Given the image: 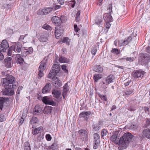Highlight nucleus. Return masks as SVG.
<instances>
[{
  "label": "nucleus",
  "instance_id": "obj_1",
  "mask_svg": "<svg viewBox=\"0 0 150 150\" xmlns=\"http://www.w3.org/2000/svg\"><path fill=\"white\" fill-rule=\"evenodd\" d=\"M133 137V136L130 133L127 132L124 134L120 139L119 149L123 150L126 149L129 143L131 141Z\"/></svg>",
  "mask_w": 150,
  "mask_h": 150
},
{
  "label": "nucleus",
  "instance_id": "obj_2",
  "mask_svg": "<svg viewBox=\"0 0 150 150\" xmlns=\"http://www.w3.org/2000/svg\"><path fill=\"white\" fill-rule=\"evenodd\" d=\"M15 78L12 75L7 74L5 78H3L2 82L3 86L4 87H12L13 88L16 86L14 85L15 82Z\"/></svg>",
  "mask_w": 150,
  "mask_h": 150
},
{
  "label": "nucleus",
  "instance_id": "obj_3",
  "mask_svg": "<svg viewBox=\"0 0 150 150\" xmlns=\"http://www.w3.org/2000/svg\"><path fill=\"white\" fill-rule=\"evenodd\" d=\"M112 5L110 4L109 5L108 10H109V13H106L103 16V18L104 20L108 22H111L112 21V18L110 15L112 12Z\"/></svg>",
  "mask_w": 150,
  "mask_h": 150
},
{
  "label": "nucleus",
  "instance_id": "obj_4",
  "mask_svg": "<svg viewBox=\"0 0 150 150\" xmlns=\"http://www.w3.org/2000/svg\"><path fill=\"white\" fill-rule=\"evenodd\" d=\"M5 87V89L2 91L3 95L11 96L14 94V89L15 87L13 88L12 87V86L11 87L10 86Z\"/></svg>",
  "mask_w": 150,
  "mask_h": 150
},
{
  "label": "nucleus",
  "instance_id": "obj_5",
  "mask_svg": "<svg viewBox=\"0 0 150 150\" xmlns=\"http://www.w3.org/2000/svg\"><path fill=\"white\" fill-rule=\"evenodd\" d=\"M22 47V44L19 42L16 43L15 45L11 46L10 48L16 52L19 53L21 52Z\"/></svg>",
  "mask_w": 150,
  "mask_h": 150
},
{
  "label": "nucleus",
  "instance_id": "obj_6",
  "mask_svg": "<svg viewBox=\"0 0 150 150\" xmlns=\"http://www.w3.org/2000/svg\"><path fill=\"white\" fill-rule=\"evenodd\" d=\"M9 47V45L6 40L2 41L1 44H0V52H5L6 50Z\"/></svg>",
  "mask_w": 150,
  "mask_h": 150
},
{
  "label": "nucleus",
  "instance_id": "obj_7",
  "mask_svg": "<svg viewBox=\"0 0 150 150\" xmlns=\"http://www.w3.org/2000/svg\"><path fill=\"white\" fill-rule=\"evenodd\" d=\"M43 102L46 104H49L52 106H55L56 103L53 101L52 99L47 96L44 97L42 99Z\"/></svg>",
  "mask_w": 150,
  "mask_h": 150
},
{
  "label": "nucleus",
  "instance_id": "obj_8",
  "mask_svg": "<svg viewBox=\"0 0 150 150\" xmlns=\"http://www.w3.org/2000/svg\"><path fill=\"white\" fill-rule=\"evenodd\" d=\"M132 39L131 37L129 36L124 40H120L118 41V45L120 46L125 45L131 41Z\"/></svg>",
  "mask_w": 150,
  "mask_h": 150
},
{
  "label": "nucleus",
  "instance_id": "obj_9",
  "mask_svg": "<svg viewBox=\"0 0 150 150\" xmlns=\"http://www.w3.org/2000/svg\"><path fill=\"white\" fill-rule=\"evenodd\" d=\"M51 20L52 23L57 26H60L62 23L61 18L58 16H54L52 18Z\"/></svg>",
  "mask_w": 150,
  "mask_h": 150
},
{
  "label": "nucleus",
  "instance_id": "obj_10",
  "mask_svg": "<svg viewBox=\"0 0 150 150\" xmlns=\"http://www.w3.org/2000/svg\"><path fill=\"white\" fill-rule=\"evenodd\" d=\"M145 74V72L144 71H136L133 72L132 73V75L133 77L135 78H141L143 77L144 74Z\"/></svg>",
  "mask_w": 150,
  "mask_h": 150
},
{
  "label": "nucleus",
  "instance_id": "obj_11",
  "mask_svg": "<svg viewBox=\"0 0 150 150\" xmlns=\"http://www.w3.org/2000/svg\"><path fill=\"white\" fill-rule=\"evenodd\" d=\"M114 77L112 75H109L103 81V83L105 84L106 85H108L110 83L113 82Z\"/></svg>",
  "mask_w": 150,
  "mask_h": 150
},
{
  "label": "nucleus",
  "instance_id": "obj_12",
  "mask_svg": "<svg viewBox=\"0 0 150 150\" xmlns=\"http://www.w3.org/2000/svg\"><path fill=\"white\" fill-rule=\"evenodd\" d=\"M52 82L54 86L56 87H60L62 85L61 81L56 77H54L52 78Z\"/></svg>",
  "mask_w": 150,
  "mask_h": 150
},
{
  "label": "nucleus",
  "instance_id": "obj_13",
  "mask_svg": "<svg viewBox=\"0 0 150 150\" xmlns=\"http://www.w3.org/2000/svg\"><path fill=\"white\" fill-rule=\"evenodd\" d=\"M51 88V84L50 83H47L42 89V92L43 93H47L50 91Z\"/></svg>",
  "mask_w": 150,
  "mask_h": 150
},
{
  "label": "nucleus",
  "instance_id": "obj_14",
  "mask_svg": "<svg viewBox=\"0 0 150 150\" xmlns=\"http://www.w3.org/2000/svg\"><path fill=\"white\" fill-rule=\"evenodd\" d=\"M140 57H142V60L146 62L150 61V55L145 53H141Z\"/></svg>",
  "mask_w": 150,
  "mask_h": 150
},
{
  "label": "nucleus",
  "instance_id": "obj_15",
  "mask_svg": "<svg viewBox=\"0 0 150 150\" xmlns=\"http://www.w3.org/2000/svg\"><path fill=\"white\" fill-rule=\"evenodd\" d=\"M119 138L117 134L112 135L110 138V140L116 144H118L119 146Z\"/></svg>",
  "mask_w": 150,
  "mask_h": 150
},
{
  "label": "nucleus",
  "instance_id": "obj_16",
  "mask_svg": "<svg viewBox=\"0 0 150 150\" xmlns=\"http://www.w3.org/2000/svg\"><path fill=\"white\" fill-rule=\"evenodd\" d=\"M33 51V49L31 47L29 48L28 49H25L21 52L22 56L26 57L29 54L32 53Z\"/></svg>",
  "mask_w": 150,
  "mask_h": 150
},
{
  "label": "nucleus",
  "instance_id": "obj_17",
  "mask_svg": "<svg viewBox=\"0 0 150 150\" xmlns=\"http://www.w3.org/2000/svg\"><path fill=\"white\" fill-rule=\"evenodd\" d=\"M30 124L33 128L38 126V121L36 117H33L30 122Z\"/></svg>",
  "mask_w": 150,
  "mask_h": 150
},
{
  "label": "nucleus",
  "instance_id": "obj_18",
  "mask_svg": "<svg viewBox=\"0 0 150 150\" xmlns=\"http://www.w3.org/2000/svg\"><path fill=\"white\" fill-rule=\"evenodd\" d=\"M52 93L53 96L58 100L61 95L60 91L58 89H54L52 91Z\"/></svg>",
  "mask_w": 150,
  "mask_h": 150
},
{
  "label": "nucleus",
  "instance_id": "obj_19",
  "mask_svg": "<svg viewBox=\"0 0 150 150\" xmlns=\"http://www.w3.org/2000/svg\"><path fill=\"white\" fill-rule=\"evenodd\" d=\"M12 58L7 57L4 60L5 65L6 67L9 68L11 67Z\"/></svg>",
  "mask_w": 150,
  "mask_h": 150
},
{
  "label": "nucleus",
  "instance_id": "obj_20",
  "mask_svg": "<svg viewBox=\"0 0 150 150\" xmlns=\"http://www.w3.org/2000/svg\"><path fill=\"white\" fill-rule=\"evenodd\" d=\"M142 136L143 138L146 137L150 139V131L149 129H147L143 130L142 133Z\"/></svg>",
  "mask_w": 150,
  "mask_h": 150
},
{
  "label": "nucleus",
  "instance_id": "obj_21",
  "mask_svg": "<svg viewBox=\"0 0 150 150\" xmlns=\"http://www.w3.org/2000/svg\"><path fill=\"white\" fill-rule=\"evenodd\" d=\"M15 59L16 63L19 64H23L24 61L23 59L21 57V54H16Z\"/></svg>",
  "mask_w": 150,
  "mask_h": 150
},
{
  "label": "nucleus",
  "instance_id": "obj_22",
  "mask_svg": "<svg viewBox=\"0 0 150 150\" xmlns=\"http://www.w3.org/2000/svg\"><path fill=\"white\" fill-rule=\"evenodd\" d=\"M43 129L42 126H40L38 128H36L33 129L32 132L34 135H36L38 134L41 133Z\"/></svg>",
  "mask_w": 150,
  "mask_h": 150
},
{
  "label": "nucleus",
  "instance_id": "obj_23",
  "mask_svg": "<svg viewBox=\"0 0 150 150\" xmlns=\"http://www.w3.org/2000/svg\"><path fill=\"white\" fill-rule=\"evenodd\" d=\"M47 35L46 33L44 34V35H41L38 38L39 41L41 42H46L47 40Z\"/></svg>",
  "mask_w": 150,
  "mask_h": 150
},
{
  "label": "nucleus",
  "instance_id": "obj_24",
  "mask_svg": "<svg viewBox=\"0 0 150 150\" xmlns=\"http://www.w3.org/2000/svg\"><path fill=\"white\" fill-rule=\"evenodd\" d=\"M69 90V86L67 83H66L63 86V90L62 93V96L64 98H65V97L67 94V92Z\"/></svg>",
  "mask_w": 150,
  "mask_h": 150
},
{
  "label": "nucleus",
  "instance_id": "obj_25",
  "mask_svg": "<svg viewBox=\"0 0 150 150\" xmlns=\"http://www.w3.org/2000/svg\"><path fill=\"white\" fill-rule=\"evenodd\" d=\"M46 62L45 61H42L40 63L38 70L44 71L46 68Z\"/></svg>",
  "mask_w": 150,
  "mask_h": 150
},
{
  "label": "nucleus",
  "instance_id": "obj_26",
  "mask_svg": "<svg viewBox=\"0 0 150 150\" xmlns=\"http://www.w3.org/2000/svg\"><path fill=\"white\" fill-rule=\"evenodd\" d=\"M79 134L81 136L84 137V138L86 139L88 137V132L86 130L81 129L79 131Z\"/></svg>",
  "mask_w": 150,
  "mask_h": 150
},
{
  "label": "nucleus",
  "instance_id": "obj_27",
  "mask_svg": "<svg viewBox=\"0 0 150 150\" xmlns=\"http://www.w3.org/2000/svg\"><path fill=\"white\" fill-rule=\"evenodd\" d=\"M58 28H55V33L57 38L59 39L60 38L62 35L63 33H61L58 30Z\"/></svg>",
  "mask_w": 150,
  "mask_h": 150
},
{
  "label": "nucleus",
  "instance_id": "obj_28",
  "mask_svg": "<svg viewBox=\"0 0 150 150\" xmlns=\"http://www.w3.org/2000/svg\"><path fill=\"white\" fill-rule=\"evenodd\" d=\"M42 111L40 105H36L34 109L33 113L34 114H36L38 113H39Z\"/></svg>",
  "mask_w": 150,
  "mask_h": 150
},
{
  "label": "nucleus",
  "instance_id": "obj_29",
  "mask_svg": "<svg viewBox=\"0 0 150 150\" xmlns=\"http://www.w3.org/2000/svg\"><path fill=\"white\" fill-rule=\"evenodd\" d=\"M59 61L61 63H68L69 62V60L65 57L61 56L59 57Z\"/></svg>",
  "mask_w": 150,
  "mask_h": 150
},
{
  "label": "nucleus",
  "instance_id": "obj_30",
  "mask_svg": "<svg viewBox=\"0 0 150 150\" xmlns=\"http://www.w3.org/2000/svg\"><path fill=\"white\" fill-rule=\"evenodd\" d=\"M102 78V75L101 74H95L93 76V80L95 82H98Z\"/></svg>",
  "mask_w": 150,
  "mask_h": 150
},
{
  "label": "nucleus",
  "instance_id": "obj_31",
  "mask_svg": "<svg viewBox=\"0 0 150 150\" xmlns=\"http://www.w3.org/2000/svg\"><path fill=\"white\" fill-rule=\"evenodd\" d=\"M93 70L96 72H101L103 71V69L100 65H96L94 67Z\"/></svg>",
  "mask_w": 150,
  "mask_h": 150
},
{
  "label": "nucleus",
  "instance_id": "obj_32",
  "mask_svg": "<svg viewBox=\"0 0 150 150\" xmlns=\"http://www.w3.org/2000/svg\"><path fill=\"white\" fill-rule=\"evenodd\" d=\"M28 35L27 34H25V35H21L20 36V38L19 39V40L22 41L24 43H26L29 41V40H26V36Z\"/></svg>",
  "mask_w": 150,
  "mask_h": 150
},
{
  "label": "nucleus",
  "instance_id": "obj_33",
  "mask_svg": "<svg viewBox=\"0 0 150 150\" xmlns=\"http://www.w3.org/2000/svg\"><path fill=\"white\" fill-rule=\"evenodd\" d=\"M94 142L100 143V136L97 133H95L93 135Z\"/></svg>",
  "mask_w": 150,
  "mask_h": 150
},
{
  "label": "nucleus",
  "instance_id": "obj_34",
  "mask_svg": "<svg viewBox=\"0 0 150 150\" xmlns=\"http://www.w3.org/2000/svg\"><path fill=\"white\" fill-rule=\"evenodd\" d=\"M43 8L45 15L49 13L53 10V8L52 7L44 8Z\"/></svg>",
  "mask_w": 150,
  "mask_h": 150
},
{
  "label": "nucleus",
  "instance_id": "obj_35",
  "mask_svg": "<svg viewBox=\"0 0 150 150\" xmlns=\"http://www.w3.org/2000/svg\"><path fill=\"white\" fill-rule=\"evenodd\" d=\"M90 112H89L88 111H83L82 113L79 115V117H85L86 116L89 115L90 114Z\"/></svg>",
  "mask_w": 150,
  "mask_h": 150
},
{
  "label": "nucleus",
  "instance_id": "obj_36",
  "mask_svg": "<svg viewBox=\"0 0 150 150\" xmlns=\"http://www.w3.org/2000/svg\"><path fill=\"white\" fill-rule=\"evenodd\" d=\"M6 100L5 98H0V109L2 110L3 106V104Z\"/></svg>",
  "mask_w": 150,
  "mask_h": 150
},
{
  "label": "nucleus",
  "instance_id": "obj_37",
  "mask_svg": "<svg viewBox=\"0 0 150 150\" xmlns=\"http://www.w3.org/2000/svg\"><path fill=\"white\" fill-rule=\"evenodd\" d=\"M134 93V89H132L131 90H127L125 92V96L126 97H128L129 95Z\"/></svg>",
  "mask_w": 150,
  "mask_h": 150
},
{
  "label": "nucleus",
  "instance_id": "obj_38",
  "mask_svg": "<svg viewBox=\"0 0 150 150\" xmlns=\"http://www.w3.org/2000/svg\"><path fill=\"white\" fill-rule=\"evenodd\" d=\"M112 52L116 54H118L120 53V50L116 48H113L111 51Z\"/></svg>",
  "mask_w": 150,
  "mask_h": 150
},
{
  "label": "nucleus",
  "instance_id": "obj_39",
  "mask_svg": "<svg viewBox=\"0 0 150 150\" xmlns=\"http://www.w3.org/2000/svg\"><path fill=\"white\" fill-rule=\"evenodd\" d=\"M6 119V116L4 114L0 115V122H3L5 121Z\"/></svg>",
  "mask_w": 150,
  "mask_h": 150
},
{
  "label": "nucleus",
  "instance_id": "obj_40",
  "mask_svg": "<svg viewBox=\"0 0 150 150\" xmlns=\"http://www.w3.org/2000/svg\"><path fill=\"white\" fill-rule=\"evenodd\" d=\"M38 14L41 15H45V11H44V8L40 9L38 11Z\"/></svg>",
  "mask_w": 150,
  "mask_h": 150
},
{
  "label": "nucleus",
  "instance_id": "obj_41",
  "mask_svg": "<svg viewBox=\"0 0 150 150\" xmlns=\"http://www.w3.org/2000/svg\"><path fill=\"white\" fill-rule=\"evenodd\" d=\"M25 145H25L24 147V150H31L30 147V145L29 144L28 142L25 143Z\"/></svg>",
  "mask_w": 150,
  "mask_h": 150
},
{
  "label": "nucleus",
  "instance_id": "obj_42",
  "mask_svg": "<svg viewBox=\"0 0 150 150\" xmlns=\"http://www.w3.org/2000/svg\"><path fill=\"white\" fill-rule=\"evenodd\" d=\"M98 96L102 100H104L105 101H106L107 100V98L105 96L102 95L100 94H98Z\"/></svg>",
  "mask_w": 150,
  "mask_h": 150
},
{
  "label": "nucleus",
  "instance_id": "obj_43",
  "mask_svg": "<svg viewBox=\"0 0 150 150\" xmlns=\"http://www.w3.org/2000/svg\"><path fill=\"white\" fill-rule=\"evenodd\" d=\"M38 75L39 76L38 78L40 79L44 75V73L43 71H41L40 70H38Z\"/></svg>",
  "mask_w": 150,
  "mask_h": 150
},
{
  "label": "nucleus",
  "instance_id": "obj_44",
  "mask_svg": "<svg viewBox=\"0 0 150 150\" xmlns=\"http://www.w3.org/2000/svg\"><path fill=\"white\" fill-rule=\"evenodd\" d=\"M61 7L60 5H57L56 4H54L53 6V7H52L53 8V10H56L59 8Z\"/></svg>",
  "mask_w": 150,
  "mask_h": 150
},
{
  "label": "nucleus",
  "instance_id": "obj_45",
  "mask_svg": "<svg viewBox=\"0 0 150 150\" xmlns=\"http://www.w3.org/2000/svg\"><path fill=\"white\" fill-rule=\"evenodd\" d=\"M97 50V47L95 46L94 47L91 51L92 54L93 55H95L96 53Z\"/></svg>",
  "mask_w": 150,
  "mask_h": 150
},
{
  "label": "nucleus",
  "instance_id": "obj_46",
  "mask_svg": "<svg viewBox=\"0 0 150 150\" xmlns=\"http://www.w3.org/2000/svg\"><path fill=\"white\" fill-rule=\"evenodd\" d=\"M58 70H56L53 68L50 71H52V72H51V73H52V74H53V75L55 76L59 72L58 71Z\"/></svg>",
  "mask_w": 150,
  "mask_h": 150
},
{
  "label": "nucleus",
  "instance_id": "obj_47",
  "mask_svg": "<svg viewBox=\"0 0 150 150\" xmlns=\"http://www.w3.org/2000/svg\"><path fill=\"white\" fill-rule=\"evenodd\" d=\"M43 28L47 30H49L51 29V27L49 25L47 24L44 25Z\"/></svg>",
  "mask_w": 150,
  "mask_h": 150
},
{
  "label": "nucleus",
  "instance_id": "obj_48",
  "mask_svg": "<svg viewBox=\"0 0 150 150\" xmlns=\"http://www.w3.org/2000/svg\"><path fill=\"white\" fill-rule=\"evenodd\" d=\"M62 42L63 43H66L69 45V38L67 37H65L63 38L62 40Z\"/></svg>",
  "mask_w": 150,
  "mask_h": 150
},
{
  "label": "nucleus",
  "instance_id": "obj_49",
  "mask_svg": "<svg viewBox=\"0 0 150 150\" xmlns=\"http://www.w3.org/2000/svg\"><path fill=\"white\" fill-rule=\"evenodd\" d=\"M52 68L56 70H58L59 71V65L57 64H53L52 66Z\"/></svg>",
  "mask_w": 150,
  "mask_h": 150
},
{
  "label": "nucleus",
  "instance_id": "obj_50",
  "mask_svg": "<svg viewBox=\"0 0 150 150\" xmlns=\"http://www.w3.org/2000/svg\"><path fill=\"white\" fill-rule=\"evenodd\" d=\"M107 133V132L106 129H103L101 132L102 136L103 137V136L106 135Z\"/></svg>",
  "mask_w": 150,
  "mask_h": 150
},
{
  "label": "nucleus",
  "instance_id": "obj_51",
  "mask_svg": "<svg viewBox=\"0 0 150 150\" xmlns=\"http://www.w3.org/2000/svg\"><path fill=\"white\" fill-rule=\"evenodd\" d=\"M55 28H58L59 29L58 30L59 31H60V32L61 33H63L64 31V29H63V27L62 26H57V27H56Z\"/></svg>",
  "mask_w": 150,
  "mask_h": 150
},
{
  "label": "nucleus",
  "instance_id": "obj_52",
  "mask_svg": "<svg viewBox=\"0 0 150 150\" xmlns=\"http://www.w3.org/2000/svg\"><path fill=\"white\" fill-rule=\"evenodd\" d=\"M69 4L71 5V7L73 8L76 4V1L75 0L72 1L70 2Z\"/></svg>",
  "mask_w": 150,
  "mask_h": 150
},
{
  "label": "nucleus",
  "instance_id": "obj_53",
  "mask_svg": "<svg viewBox=\"0 0 150 150\" xmlns=\"http://www.w3.org/2000/svg\"><path fill=\"white\" fill-rule=\"evenodd\" d=\"M12 51H13L12 50H11L10 48L8 50V53H7V54L8 56H13V54H12Z\"/></svg>",
  "mask_w": 150,
  "mask_h": 150
},
{
  "label": "nucleus",
  "instance_id": "obj_54",
  "mask_svg": "<svg viewBox=\"0 0 150 150\" xmlns=\"http://www.w3.org/2000/svg\"><path fill=\"white\" fill-rule=\"evenodd\" d=\"M99 143H98L96 142H94L93 144V148L94 149H96L98 148V146L99 145Z\"/></svg>",
  "mask_w": 150,
  "mask_h": 150
},
{
  "label": "nucleus",
  "instance_id": "obj_55",
  "mask_svg": "<svg viewBox=\"0 0 150 150\" xmlns=\"http://www.w3.org/2000/svg\"><path fill=\"white\" fill-rule=\"evenodd\" d=\"M46 137L47 140L48 141H50L52 139L51 136L49 134H47L46 136Z\"/></svg>",
  "mask_w": 150,
  "mask_h": 150
},
{
  "label": "nucleus",
  "instance_id": "obj_56",
  "mask_svg": "<svg viewBox=\"0 0 150 150\" xmlns=\"http://www.w3.org/2000/svg\"><path fill=\"white\" fill-rule=\"evenodd\" d=\"M110 22L106 21L105 27L107 28H110L111 26V24L109 23Z\"/></svg>",
  "mask_w": 150,
  "mask_h": 150
},
{
  "label": "nucleus",
  "instance_id": "obj_57",
  "mask_svg": "<svg viewBox=\"0 0 150 150\" xmlns=\"http://www.w3.org/2000/svg\"><path fill=\"white\" fill-rule=\"evenodd\" d=\"M23 88V87L22 86H19L17 90V93L18 94H19L20 93V91L22 90Z\"/></svg>",
  "mask_w": 150,
  "mask_h": 150
},
{
  "label": "nucleus",
  "instance_id": "obj_58",
  "mask_svg": "<svg viewBox=\"0 0 150 150\" xmlns=\"http://www.w3.org/2000/svg\"><path fill=\"white\" fill-rule=\"evenodd\" d=\"M74 30L76 32H77L79 30V28L77 27V25H74Z\"/></svg>",
  "mask_w": 150,
  "mask_h": 150
},
{
  "label": "nucleus",
  "instance_id": "obj_59",
  "mask_svg": "<svg viewBox=\"0 0 150 150\" xmlns=\"http://www.w3.org/2000/svg\"><path fill=\"white\" fill-rule=\"evenodd\" d=\"M62 69L65 72H67L68 70L66 69V66L65 65H63L62 66Z\"/></svg>",
  "mask_w": 150,
  "mask_h": 150
},
{
  "label": "nucleus",
  "instance_id": "obj_60",
  "mask_svg": "<svg viewBox=\"0 0 150 150\" xmlns=\"http://www.w3.org/2000/svg\"><path fill=\"white\" fill-rule=\"evenodd\" d=\"M52 71H50V73L48 75L47 77L49 78H51L52 77V76H54L53 74H52V73L51 72Z\"/></svg>",
  "mask_w": 150,
  "mask_h": 150
},
{
  "label": "nucleus",
  "instance_id": "obj_61",
  "mask_svg": "<svg viewBox=\"0 0 150 150\" xmlns=\"http://www.w3.org/2000/svg\"><path fill=\"white\" fill-rule=\"evenodd\" d=\"M126 60L127 61H129L131 62L133 61V59L131 57H128L126 58Z\"/></svg>",
  "mask_w": 150,
  "mask_h": 150
},
{
  "label": "nucleus",
  "instance_id": "obj_62",
  "mask_svg": "<svg viewBox=\"0 0 150 150\" xmlns=\"http://www.w3.org/2000/svg\"><path fill=\"white\" fill-rule=\"evenodd\" d=\"M24 120L23 118L21 117L20 122H19V124L21 125L23 122Z\"/></svg>",
  "mask_w": 150,
  "mask_h": 150
},
{
  "label": "nucleus",
  "instance_id": "obj_63",
  "mask_svg": "<svg viewBox=\"0 0 150 150\" xmlns=\"http://www.w3.org/2000/svg\"><path fill=\"white\" fill-rule=\"evenodd\" d=\"M57 1L60 4H63L64 2V0H57Z\"/></svg>",
  "mask_w": 150,
  "mask_h": 150
},
{
  "label": "nucleus",
  "instance_id": "obj_64",
  "mask_svg": "<svg viewBox=\"0 0 150 150\" xmlns=\"http://www.w3.org/2000/svg\"><path fill=\"white\" fill-rule=\"evenodd\" d=\"M1 52H0V60L3 59L4 56L3 54L1 53Z\"/></svg>",
  "mask_w": 150,
  "mask_h": 150
}]
</instances>
